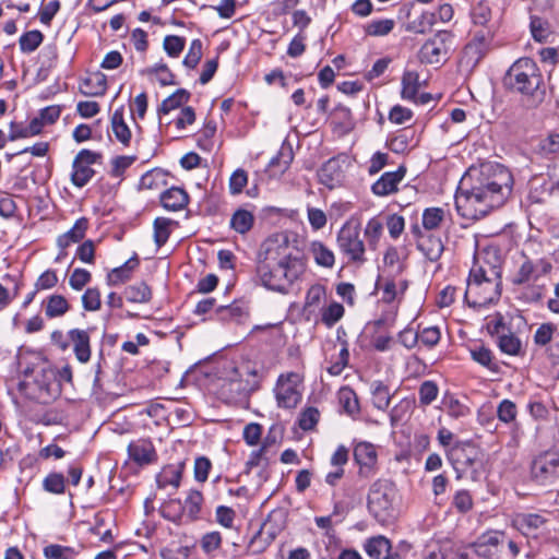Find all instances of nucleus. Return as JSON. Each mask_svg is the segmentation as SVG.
Here are the masks:
<instances>
[{
	"instance_id": "1",
	"label": "nucleus",
	"mask_w": 559,
	"mask_h": 559,
	"mask_svg": "<svg viewBox=\"0 0 559 559\" xmlns=\"http://www.w3.org/2000/svg\"><path fill=\"white\" fill-rule=\"evenodd\" d=\"M305 271L306 263L286 234H273L260 245L255 273L266 289L287 294Z\"/></svg>"
},
{
	"instance_id": "2",
	"label": "nucleus",
	"mask_w": 559,
	"mask_h": 559,
	"mask_svg": "<svg viewBox=\"0 0 559 559\" xmlns=\"http://www.w3.org/2000/svg\"><path fill=\"white\" fill-rule=\"evenodd\" d=\"M503 86L512 92L528 96L534 106L544 100L543 75L536 62L531 58H520L508 69Z\"/></svg>"
},
{
	"instance_id": "3",
	"label": "nucleus",
	"mask_w": 559,
	"mask_h": 559,
	"mask_svg": "<svg viewBox=\"0 0 559 559\" xmlns=\"http://www.w3.org/2000/svg\"><path fill=\"white\" fill-rule=\"evenodd\" d=\"M19 390L31 401L49 404L61 394V383L56 369L43 366L34 368L31 374L25 373Z\"/></svg>"
},
{
	"instance_id": "4",
	"label": "nucleus",
	"mask_w": 559,
	"mask_h": 559,
	"mask_svg": "<svg viewBox=\"0 0 559 559\" xmlns=\"http://www.w3.org/2000/svg\"><path fill=\"white\" fill-rule=\"evenodd\" d=\"M474 181H479V177H461L455 206L462 217L477 221L489 213V186H475Z\"/></svg>"
},
{
	"instance_id": "5",
	"label": "nucleus",
	"mask_w": 559,
	"mask_h": 559,
	"mask_svg": "<svg viewBox=\"0 0 559 559\" xmlns=\"http://www.w3.org/2000/svg\"><path fill=\"white\" fill-rule=\"evenodd\" d=\"M395 499V485L388 479H377L369 488L367 507L378 521L386 522L393 514Z\"/></svg>"
},
{
	"instance_id": "6",
	"label": "nucleus",
	"mask_w": 559,
	"mask_h": 559,
	"mask_svg": "<svg viewBox=\"0 0 559 559\" xmlns=\"http://www.w3.org/2000/svg\"><path fill=\"white\" fill-rule=\"evenodd\" d=\"M531 477L539 486L559 485V452L543 451L531 463Z\"/></svg>"
},
{
	"instance_id": "7",
	"label": "nucleus",
	"mask_w": 559,
	"mask_h": 559,
	"mask_svg": "<svg viewBox=\"0 0 559 559\" xmlns=\"http://www.w3.org/2000/svg\"><path fill=\"white\" fill-rule=\"evenodd\" d=\"M337 246L350 262L359 264L366 262L365 243L360 238L358 226L345 224L337 234Z\"/></svg>"
},
{
	"instance_id": "8",
	"label": "nucleus",
	"mask_w": 559,
	"mask_h": 559,
	"mask_svg": "<svg viewBox=\"0 0 559 559\" xmlns=\"http://www.w3.org/2000/svg\"><path fill=\"white\" fill-rule=\"evenodd\" d=\"M451 38L452 35L450 33L439 32L432 38L428 39L419 50L420 61L429 64L439 63L448 53L447 44Z\"/></svg>"
},
{
	"instance_id": "9",
	"label": "nucleus",
	"mask_w": 559,
	"mask_h": 559,
	"mask_svg": "<svg viewBox=\"0 0 559 559\" xmlns=\"http://www.w3.org/2000/svg\"><path fill=\"white\" fill-rule=\"evenodd\" d=\"M354 460L359 466V476L370 478L377 473L378 453L370 442H359L354 449Z\"/></svg>"
},
{
	"instance_id": "10",
	"label": "nucleus",
	"mask_w": 559,
	"mask_h": 559,
	"mask_svg": "<svg viewBox=\"0 0 559 559\" xmlns=\"http://www.w3.org/2000/svg\"><path fill=\"white\" fill-rule=\"evenodd\" d=\"M478 450L472 443H457L448 452V459L456 471L475 468L478 462Z\"/></svg>"
},
{
	"instance_id": "11",
	"label": "nucleus",
	"mask_w": 559,
	"mask_h": 559,
	"mask_svg": "<svg viewBox=\"0 0 559 559\" xmlns=\"http://www.w3.org/2000/svg\"><path fill=\"white\" fill-rule=\"evenodd\" d=\"M552 269L550 262L545 259H539L533 262L526 259L520 266L515 276L512 280L514 285H522L525 283L538 282L542 276L547 275Z\"/></svg>"
},
{
	"instance_id": "12",
	"label": "nucleus",
	"mask_w": 559,
	"mask_h": 559,
	"mask_svg": "<svg viewBox=\"0 0 559 559\" xmlns=\"http://www.w3.org/2000/svg\"><path fill=\"white\" fill-rule=\"evenodd\" d=\"M295 373L282 374L276 385L277 405L283 408H294L301 400L300 392L292 384Z\"/></svg>"
},
{
	"instance_id": "13",
	"label": "nucleus",
	"mask_w": 559,
	"mask_h": 559,
	"mask_svg": "<svg viewBox=\"0 0 559 559\" xmlns=\"http://www.w3.org/2000/svg\"><path fill=\"white\" fill-rule=\"evenodd\" d=\"M129 459L135 464L143 466L157 461L156 450L148 439H138L128 445Z\"/></svg>"
},
{
	"instance_id": "14",
	"label": "nucleus",
	"mask_w": 559,
	"mask_h": 559,
	"mask_svg": "<svg viewBox=\"0 0 559 559\" xmlns=\"http://www.w3.org/2000/svg\"><path fill=\"white\" fill-rule=\"evenodd\" d=\"M413 233L417 237V248L429 261L437 262L444 250L441 239L423 233L418 226L413 227Z\"/></svg>"
},
{
	"instance_id": "15",
	"label": "nucleus",
	"mask_w": 559,
	"mask_h": 559,
	"mask_svg": "<svg viewBox=\"0 0 559 559\" xmlns=\"http://www.w3.org/2000/svg\"><path fill=\"white\" fill-rule=\"evenodd\" d=\"M497 334V345L499 349L507 355H516L521 349V341L518 336L502 323L500 317L495 321V331L492 334Z\"/></svg>"
},
{
	"instance_id": "16",
	"label": "nucleus",
	"mask_w": 559,
	"mask_h": 559,
	"mask_svg": "<svg viewBox=\"0 0 559 559\" xmlns=\"http://www.w3.org/2000/svg\"><path fill=\"white\" fill-rule=\"evenodd\" d=\"M72 343L73 352L80 362H87L91 358V337L87 331L81 329H72L68 333Z\"/></svg>"
},
{
	"instance_id": "17",
	"label": "nucleus",
	"mask_w": 559,
	"mask_h": 559,
	"mask_svg": "<svg viewBox=\"0 0 559 559\" xmlns=\"http://www.w3.org/2000/svg\"><path fill=\"white\" fill-rule=\"evenodd\" d=\"M464 298L467 306L476 311H480L489 305L488 292L483 284H467Z\"/></svg>"
},
{
	"instance_id": "18",
	"label": "nucleus",
	"mask_w": 559,
	"mask_h": 559,
	"mask_svg": "<svg viewBox=\"0 0 559 559\" xmlns=\"http://www.w3.org/2000/svg\"><path fill=\"white\" fill-rule=\"evenodd\" d=\"M417 144L418 139L415 135V130L412 128L402 130L388 142L389 148L397 154H403L417 146Z\"/></svg>"
},
{
	"instance_id": "19",
	"label": "nucleus",
	"mask_w": 559,
	"mask_h": 559,
	"mask_svg": "<svg viewBox=\"0 0 559 559\" xmlns=\"http://www.w3.org/2000/svg\"><path fill=\"white\" fill-rule=\"evenodd\" d=\"M139 266V259L136 255L129 259L121 266L112 269L106 277L109 286H118L131 278L132 272Z\"/></svg>"
},
{
	"instance_id": "20",
	"label": "nucleus",
	"mask_w": 559,
	"mask_h": 559,
	"mask_svg": "<svg viewBox=\"0 0 559 559\" xmlns=\"http://www.w3.org/2000/svg\"><path fill=\"white\" fill-rule=\"evenodd\" d=\"M189 201L187 192L181 188H170L160 195L162 205L169 211L183 209Z\"/></svg>"
},
{
	"instance_id": "21",
	"label": "nucleus",
	"mask_w": 559,
	"mask_h": 559,
	"mask_svg": "<svg viewBox=\"0 0 559 559\" xmlns=\"http://www.w3.org/2000/svg\"><path fill=\"white\" fill-rule=\"evenodd\" d=\"M70 308L68 299L59 294H52L44 301L45 316L49 319L63 317Z\"/></svg>"
},
{
	"instance_id": "22",
	"label": "nucleus",
	"mask_w": 559,
	"mask_h": 559,
	"mask_svg": "<svg viewBox=\"0 0 559 559\" xmlns=\"http://www.w3.org/2000/svg\"><path fill=\"white\" fill-rule=\"evenodd\" d=\"M546 520L536 513L520 514L515 520L518 528L526 536H536Z\"/></svg>"
},
{
	"instance_id": "23",
	"label": "nucleus",
	"mask_w": 559,
	"mask_h": 559,
	"mask_svg": "<svg viewBox=\"0 0 559 559\" xmlns=\"http://www.w3.org/2000/svg\"><path fill=\"white\" fill-rule=\"evenodd\" d=\"M266 450H267V443L266 441L263 442L260 449L254 450L251 452L248 461L246 462V468L245 473L249 474L252 472L253 468L259 467L260 468V476L263 480H266V468L269 466V459L266 457Z\"/></svg>"
},
{
	"instance_id": "24",
	"label": "nucleus",
	"mask_w": 559,
	"mask_h": 559,
	"mask_svg": "<svg viewBox=\"0 0 559 559\" xmlns=\"http://www.w3.org/2000/svg\"><path fill=\"white\" fill-rule=\"evenodd\" d=\"M88 226V221L84 217L79 218L74 226L58 237L57 243L60 249L68 248L71 243L79 242L85 236Z\"/></svg>"
},
{
	"instance_id": "25",
	"label": "nucleus",
	"mask_w": 559,
	"mask_h": 559,
	"mask_svg": "<svg viewBox=\"0 0 559 559\" xmlns=\"http://www.w3.org/2000/svg\"><path fill=\"white\" fill-rule=\"evenodd\" d=\"M100 157V154L90 150L80 151L73 160L74 171L72 175H94L95 170L91 169L90 166L97 163Z\"/></svg>"
},
{
	"instance_id": "26",
	"label": "nucleus",
	"mask_w": 559,
	"mask_h": 559,
	"mask_svg": "<svg viewBox=\"0 0 559 559\" xmlns=\"http://www.w3.org/2000/svg\"><path fill=\"white\" fill-rule=\"evenodd\" d=\"M364 550L371 559H383L392 550L391 542L384 536H373L366 540Z\"/></svg>"
},
{
	"instance_id": "27",
	"label": "nucleus",
	"mask_w": 559,
	"mask_h": 559,
	"mask_svg": "<svg viewBox=\"0 0 559 559\" xmlns=\"http://www.w3.org/2000/svg\"><path fill=\"white\" fill-rule=\"evenodd\" d=\"M80 90L84 95L88 96L104 95L107 90L105 74L96 72L85 78L80 85Z\"/></svg>"
},
{
	"instance_id": "28",
	"label": "nucleus",
	"mask_w": 559,
	"mask_h": 559,
	"mask_svg": "<svg viewBox=\"0 0 559 559\" xmlns=\"http://www.w3.org/2000/svg\"><path fill=\"white\" fill-rule=\"evenodd\" d=\"M202 504V493L199 490H191L183 502L186 523L193 522L200 518Z\"/></svg>"
},
{
	"instance_id": "29",
	"label": "nucleus",
	"mask_w": 559,
	"mask_h": 559,
	"mask_svg": "<svg viewBox=\"0 0 559 559\" xmlns=\"http://www.w3.org/2000/svg\"><path fill=\"white\" fill-rule=\"evenodd\" d=\"M182 477V472L179 467L174 465L165 466L162 472L156 476L157 487L159 489H165L167 487H171L173 489H177L180 485Z\"/></svg>"
},
{
	"instance_id": "30",
	"label": "nucleus",
	"mask_w": 559,
	"mask_h": 559,
	"mask_svg": "<svg viewBox=\"0 0 559 559\" xmlns=\"http://www.w3.org/2000/svg\"><path fill=\"white\" fill-rule=\"evenodd\" d=\"M370 389L373 406L379 411H385L390 406L393 396L389 386L382 381H373Z\"/></svg>"
},
{
	"instance_id": "31",
	"label": "nucleus",
	"mask_w": 559,
	"mask_h": 559,
	"mask_svg": "<svg viewBox=\"0 0 559 559\" xmlns=\"http://www.w3.org/2000/svg\"><path fill=\"white\" fill-rule=\"evenodd\" d=\"M338 402L343 407L344 412L349 416H355L359 414L360 407L357 394L349 386H343L338 390L337 393Z\"/></svg>"
},
{
	"instance_id": "32",
	"label": "nucleus",
	"mask_w": 559,
	"mask_h": 559,
	"mask_svg": "<svg viewBox=\"0 0 559 559\" xmlns=\"http://www.w3.org/2000/svg\"><path fill=\"white\" fill-rule=\"evenodd\" d=\"M294 158L293 151L290 148H282L276 156H274L267 167V171L271 175H283L285 174Z\"/></svg>"
},
{
	"instance_id": "33",
	"label": "nucleus",
	"mask_w": 559,
	"mask_h": 559,
	"mask_svg": "<svg viewBox=\"0 0 559 559\" xmlns=\"http://www.w3.org/2000/svg\"><path fill=\"white\" fill-rule=\"evenodd\" d=\"M254 224V216L251 212L239 209L237 210L230 218V228H233L238 234L248 233Z\"/></svg>"
},
{
	"instance_id": "34",
	"label": "nucleus",
	"mask_w": 559,
	"mask_h": 559,
	"mask_svg": "<svg viewBox=\"0 0 559 559\" xmlns=\"http://www.w3.org/2000/svg\"><path fill=\"white\" fill-rule=\"evenodd\" d=\"M123 294L128 301L136 304L148 302L152 298L151 288L144 282L126 287Z\"/></svg>"
},
{
	"instance_id": "35",
	"label": "nucleus",
	"mask_w": 559,
	"mask_h": 559,
	"mask_svg": "<svg viewBox=\"0 0 559 559\" xmlns=\"http://www.w3.org/2000/svg\"><path fill=\"white\" fill-rule=\"evenodd\" d=\"M162 514L165 519L178 524L186 523L183 503L179 499H169L162 506Z\"/></svg>"
},
{
	"instance_id": "36",
	"label": "nucleus",
	"mask_w": 559,
	"mask_h": 559,
	"mask_svg": "<svg viewBox=\"0 0 559 559\" xmlns=\"http://www.w3.org/2000/svg\"><path fill=\"white\" fill-rule=\"evenodd\" d=\"M190 98V93L185 88L177 90L174 94L163 100L158 108L159 114L167 115L171 110H175L185 105Z\"/></svg>"
},
{
	"instance_id": "37",
	"label": "nucleus",
	"mask_w": 559,
	"mask_h": 559,
	"mask_svg": "<svg viewBox=\"0 0 559 559\" xmlns=\"http://www.w3.org/2000/svg\"><path fill=\"white\" fill-rule=\"evenodd\" d=\"M112 132L118 141L123 145H129L131 140V131L123 120L121 110H116L111 116Z\"/></svg>"
},
{
	"instance_id": "38",
	"label": "nucleus",
	"mask_w": 559,
	"mask_h": 559,
	"mask_svg": "<svg viewBox=\"0 0 559 559\" xmlns=\"http://www.w3.org/2000/svg\"><path fill=\"white\" fill-rule=\"evenodd\" d=\"M420 87L419 75L415 71H406L402 76V98L413 100Z\"/></svg>"
},
{
	"instance_id": "39",
	"label": "nucleus",
	"mask_w": 559,
	"mask_h": 559,
	"mask_svg": "<svg viewBox=\"0 0 559 559\" xmlns=\"http://www.w3.org/2000/svg\"><path fill=\"white\" fill-rule=\"evenodd\" d=\"M479 242H480V240L477 239L476 240L477 251L474 255V264L469 271L467 284H484V283L488 282L485 267L478 263L480 255L483 253L487 252V248L484 247L483 249H479Z\"/></svg>"
},
{
	"instance_id": "40",
	"label": "nucleus",
	"mask_w": 559,
	"mask_h": 559,
	"mask_svg": "<svg viewBox=\"0 0 559 559\" xmlns=\"http://www.w3.org/2000/svg\"><path fill=\"white\" fill-rule=\"evenodd\" d=\"M403 177H379L371 190L376 195L385 197L399 190L397 186Z\"/></svg>"
},
{
	"instance_id": "41",
	"label": "nucleus",
	"mask_w": 559,
	"mask_h": 559,
	"mask_svg": "<svg viewBox=\"0 0 559 559\" xmlns=\"http://www.w3.org/2000/svg\"><path fill=\"white\" fill-rule=\"evenodd\" d=\"M311 253L317 264L324 267H332L335 262L334 253L320 241L311 245Z\"/></svg>"
},
{
	"instance_id": "42",
	"label": "nucleus",
	"mask_w": 559,
	"mask_h": 559,
	"mask_svg": "<svg viewBox=\"0 0 559 559\" xmlns=\"http://www.w3.org/2000/svg\"><path fill=\"white\" fill-rule=\"evenodd\" d=\"M352 160L346 154H341L336 157L329 159L323 165V171L325 175H340L349 171Z\"/></svg>"
},
{
	"instance_id": "43",
	"label": "nucleus",
	"mask_w": 559,
	"mask_h": 559,
	"mask_svg": "<svg viewBox=\"0 0 559 559\" xmlns=\"http://www.w3.org/2000/svg\"><path fill=\"white\" fill-rule=\"evenodd\" d=\"M445 218V212L441 207H428L423 212V227L425 230H433L440 227Z\"/></svg>"
},
{
	"instance_id": "44",
	"label": "nucleus",
	"mask_w": 559,
	"mask_h": 559,
	"mask_svg": "<svg viewBox=\"0 0 559 559\" xmlns=\"http://www.w3.org/2000/svg\"><path fill=\"white\" fill-rule=\"evenodd\" d=\"M216 312L222 321H240L248 314L247 309L239 302L218 307Z\"/></svg>"
},
{
	"instance_id": "45",
	"label": "nucleus",
	"mask_w": 559,
	"mask_h": 559,
	"mask_svg": "<svg viewBox=\"0 0 559 559\" xmlns=\"http://www.w3.org/2000/svg\"><path fill=\"white\" fill-rule=\"evenodd\" d=\"M46 559H75L78 551L69 546L50 544L43 549Z\"/></svg>"
},
{
	"instance_id": "46",
	"label": "nucleus",
	"mask_w": 559,
	"mask_h": 559,
	"mask_svg": "<svg viewBox=\"0 0 559 559\" xmlns=\"http://www.w3.org/2000/svg\"><path fill=\"white\" fill-rule=\"evenodd\" d=\"M44 35L40 31L34 29L24 33L20 39V49L24 53H31L35 51L43 43Z\"/></svg>"
},
{
	"instance_id": "47",
	"label": "nucleus",
	"mask_w": 559,
	"mask_h": 559,
	"mask_svg": "<svg viewBox=\"0 0 559 559\" xmlns=\"http://www.w3.org/2000/svg\"><path fill=\"white\" fill-rule=\"evenodd\" d=\"M530 28L533 38L538 43H546L551 35L549 23L539 16H531Z\"/></svg>"
},
{
	"instance_id": "48",
	"label": "nucleus",
	"mask_w": 559,
	"mask_h": 559,
	"mask_svg": "<svg viewBox=\"0 0 559 559\" xmlns=\"http://www.w3.org/2000/svg\"><path fill=\"white\" fill-rule=\"evenodd\" d=\"M173 223L171 219L165 217H157L154 221V241L158 248L167 242Z\"/></svg>"
},
{
	"instance_id": "49",
	"label": "nucleus",
	"mask_w": 559,
	"mask_h": 559,
	"mask_svg": "<svg viewBox=\"0 0 559 559\" xmlns=\"http://www.w3.org/2000/svg\"><path fill=\"white\" fill-rule=\"evenodd\" d=\"M439 395V388L435 381L426 380L418 389L420 406H428L437 400Z\"/></svg>"
},
{
	"instance_id": "50",
	"label": "nucleus",
	"mask_w": 559,
	"mask_h": 559,
	"mask_svg": "<svg viewBox=\"0 0 559 559\" xmlns=\"http://www.w3.org/2000/svg\"><path fill=\"white\" fill-rule=\"evenodd\" d=\"M345 309L342 304L333 301L328 307L322 309L321 320L331 328L338 322L344 316Z\"/></svg>"
},
{
	"instance_id": "51",
	"label": "nucleus",
	"mask_w": 559,
	"mask_h": 559,
	"mask_svg": "<svg viewBox=\"0 0 559 559\" xmlns=\"http://www.w3.org/2000/svg\"><path fill=\"white\" fill-rule=\"evenodd\" d=\"M467 349L475 362L489 368V349L483 342L469 341L467 344Z\"/></svg>"
},
{
	"instance_id": "52",
	"label": "nucleus",
	"mask_w": 559,
	"mask_h": 559,
	"mask_svg": "<svg viewBox=\"0 0 559 559\" xmlns=\"http://www.w3.org/2000/svg\"><path fill=\"white\" fill-rule=\"evenodd\" d=\"M142 75H157V81L162 86L176 84L174 81V74L170 72L165 63H159L154 67L147 68L141 71Z\"/></svg>"
},
{
	"instance_id": "53",
	"label": "nucleus",
	"mask_w": 559,
	"mask_h": 559,
	"mask_svg": "<svg viewBox=\"0 0 559 559\" xmlns=\"http://www.w3.org/2000/svg\"><path fill=\"white\" fill-rule=\"evenodd\" d=\"M45 491L61 495L66 490V478L61 473H50L43 480Z\"/></svg>"
},
{
	"instance_id": "54",
	"label": "nucleus",
	"mask_w": 559,
	"mask_h": 559,
	"mask_svg": "<svg viewBox=\"0 0 559 559\" xmlns=\"http://www.w3.org/2000/svg\"><path fill=\"white\" fill-rule=\"evenodd\" d=\"M395 22L392 19L371 21L365 26V32L370 36H385L394 28Z\"/></svg>"
},
{
	"instance_id": "55",
	"label": "nucleus",
	"mask_w": 559,
	"mask_h": 559,
	"mask_svg": "<svg viewBox=\"0 0 559 559\" xmlns=\"http://www.w3.org/2000/svg\"><path fill=\"white\" fill-rule=\"evenodd\" d=\"M546 294V285L539 284L538 282H533L532 284H527L522 294L521 299L528 304H535L540 301Z\"/></svg>"
},
{
	"instance_id": "56",
	"label": "nucleus",
	"mask_w": 559,
	"mask_h": 559,
	"mask_svg": "<svg viewBox=\"0 0 559 559\" xmlns=\"http://www.w3.org/2000/svg\"><path fill=\"white\" fill-rule=\"evenodd\" d=\"M383 225L380 219L377 217H373L368 221L366 228H365V236L368 240V246L371 249H376L378 246V242L380 240V237L382 235Z\"/></svg>"
},
{
	"instance_id": "57",
	"label": "nucleus",
	"mask_w": 559,
	"mask_h": 559,
	"mask_svg": "<svg viewBox=\"0 0 559 559\" xmlns=\"http://www.w3.org/2000/svg\"><path fill=\"white\" fill-rule=\"evenodd\" d=\"M185 46L186 39L177 35H167L163 41L164 50L171 58L179 57Z\"/></svg>"
},
{
	"instance_id": "58",
	"label": "nucleus",
	"mask_w": 559,
	"mask_h": 559,
	"mask_svg": "<svg viewBox=\"0 0 559 559\" xmlns=\"http://www.w3.org/2000/svg\"><path fill=\"white\" fill-rule=\"evenodd\" d=\"M81 299L82 306L86 311H98L102 307L100 292L96 287L87 288Z\"/></svg>"
},
{
	"instance_id": "59",
	"label": "nucleus",
	"mask_w": 559,
	"mask_h": 559,
	"mask_svg": "<svg viewBox=\"0 0 559 559\" xmlns=\"http://www.w3.org/2000/svg\"><path fill=\"white\" fill-rule=\"evenodd\" d=\"M44 126H46V124L40 119V116L38 115V117H35V118H33L29 121L27 127L22 128L19 131V133H10L9 139L11 141H13V140H16V139H20V138H27V136L37 135V134H39L41 132Z\"/></svg>"
},
{
	"instance_id": "60",
	"label": "nucleus",
	"mask_w": 559,
	"mask_h": 559,
	"mask_svg": "<svg viewBox=\"0 0 559 559\" xmlns=\"http://www.w3.org/2000/svg\"><path fill=\"white\" fill-rule=\"evenodd\" d=\"M92 280V274L85 269H74L69 278V285L73 290H82Z\"/></svg>"
},
{
	"instance_id": "61",
	"label": "nucleus",
	"mask_w": 559,
	"mask_h": 559,
	"mask_svg": "<svg viewBox=\"0 0 559 559\" xmlns=\"http://www.w3.org/2000/svg\"><path fill=\"white\" fill-rule=\"evenodd\" d=\"M320 418V413L316 407H307L300 414L298 424L304 431L311 430L316 427Z\"/></svg>"
},
{
	"instance_id": "62",
	"label": "nucleus",
	"mask_w": 559,
	"mask_h": 559,
	"mask_svg": "<svg viewBox=\"0 0 559 559\" xmlns=\"http://www.w3.org/2000/svg\"><path fill=\"white\" fill-rule=\"evenodd\" d=\"M202 41L200 39H193L190 44L188 53L183 59V64L187 68L194 69L202 58Z\"/></svg>"
},
{
	"instance_id": "63",
	"label": "nucleus",
	"mask_w": 559,
	"mask_h": 559,
	"mask_svg": "<svg viewBox=\"0 0 559 559\" xmlns=\"http://www.w3.org/2000/svg\"><path fill=\"white\" fill-rule=\"evenodd\" d=\"M222 536L218 532H210L200 539V547L206 554L211 555L221 547Z\"/></svg>"
},
{
	"instance_id": "64",
	"label": "nucleus",
	"mask_w": 559,
	"mask_h": 559,
	"mask_svg": "<svg viewBox=\"0 0 559 559\" xmlns=\"http://www.w3.org/2000/svg\"><path fill=\"white\" fill-rule=\"evenodd\" d=\"M518 414L516 405L510 400H503L497 409L499 420L509 424L515 420Z\"/></svg>"
}]
</instances>
